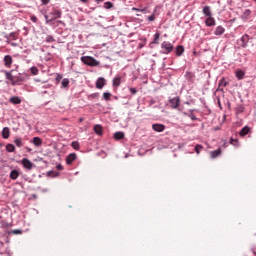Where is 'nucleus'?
<instances>
[{
  "instance_id": "nucleus-1",
  "label": "nucleus",
  "mask_w": 256,
  "mask_h": 256,
  "mask_svg": "<svg viewBox=\"0 0 256 256\" xmlns=\"http://www.w3.org/2000/svg\"><path fill=\"white\" fill-rule=\"evenodd\" d=\"M46 23H51L55 19H61L62 12L61 10L53 9L49 14L43 13Z\"/></svg>"
},
{
  "instance_id": "nucleus-2",
  "label": "nucleus",
  "mask_w": 256,
  "mask_h": 256,
  "mask_svg": "<svg viewBox=\"0 0 256 256\" xmlns=\"http://www.w3.org/2000/svg\"><path fill=\"white\" fill-rule=\"evenodd\" d=\"M81 61L84 65H88L89 67H97L99 65V61L91 56H82Z\"/></svg>"
},
{
  "instance_id": "nucleus-3",
  "label": "nucleus",
  "mask_w": 256,
  "mask_h": 256,
  "mask_svg": "<svg viewBox=\"0 0 256 256\" xmlns=\"http://www.w3.org/2000/svg\"><path fill=\"white\" fill-rule=\"evenodd\" d=\"M169 103L172 109H179V106L181 105V98L179 97L170 98Z\"/></svg>"
},
{
  "instance_id": "nucleus-4",
  "label": "nucleus",
  "mask_w": 256,
  "mask_h": 256,
  "mask_svg": "<svg viewBox=\"0 0 256 256\" xmlns=\"http://www.w3.org/2000/svg\"><path fill=\"white\" fill-rule=\"evenodd\" d=\"M162 49H164V53L168 54L171 53V51H173V44L167 41H164L161 44Z\"/></svg>"
},
{
  "instance_id": "nucleus-5",
  "label": "nucleus",
  "mask_w": 256,
  "mask_h": 256,
  "mask_svg": "<svg viewBox=\"0 0 256 256\" xmlns=\"http://www.w3.org/2000/svg\"><path fill=\"white\" fill-rule=\"evenodd\" d=\"M15 73V70H12L10 72L5 71V77L8 79L9 82H11L12 85H15V77L16 75H13Z\"/></svg>"
},
{
  "instance_id": "nucleus-6",
  "label": "nucleus",
  "mask_w": 256,
  "mask_h": 256,
  "mask_svg": "<svg viewBox=\"0 0 256 256\" xmlns=\"http://www.w3.org/2000/svg\"><path fill=\"white\" fill-rule=\"evenodd\" d=\"M5 67L10 69L11 65H13V57L11 55H6L3 59Z\"/></svg>"
},
{
  "instance_id": "nucleus-7",
  "label": "nucleus",
  "mask_w": 256,
  "mask_h": 256,
  "mask_svg": "<svg viewBox=\"0 0 256 256\" xmlns=\"http://www.w3.org/2000/svg\"><path fill=\"white\" fill-rule=\"evenodd\" d=\"M22 165L25 169H33V162L27 158L22 159Z\"/></svg>"
},
{
  "instance_id": "nucleus-8",
  "label": "nucleus",
  "mask_w": 256,
  "mask_h": 256,
  "mask_svg": "<svg viewBox=\"0 0 256 256\" xmlns=\"http://www.w3.org/2000/svg\"><path fill=\"white\" fill-rule=\"evenodd\" d=\"M152 129L156 131V133H163V131H165V125L156 123L152 125Z\"/></svg>"
},
{
  "instance_id": "nucleus-9",
  "label": "nucleus",
  "mask_w": 256,
  "mask_h": 256,
  "mask_svg": "<svg viewBox=\"0 0 256 256\" xmlns=\"http://www.w3.org/2000/svg\"><path fill=\"white\" fill-rule=\"evenodd\" d=\"M106 85V80L103 77L98 78V80L96 81V87L97 89H103V87H105Z\"/></svg>"
},
{
  "instance_id": "nucleus-10",
  "label": "nucleus",
  "mask_w": 256,
  "mask_h": 256,
  "mask_svg": "<svg viewBox=\"0 0 256 256\" xmlns=\"http://www.w3.org/2000/svg\"><path fill=\"white\" fill-rule=\"evenodd\" d=\"M75 159H77V154L75 153H71L66 157V163L67 165H71L73 163V161H75Z\"/></svg>"
},
{
  "instance_id": "nucleus-11",
  "label": "nucleus",
  "mask_w": 256,
  "mask_h": 256,
  "mask_svg": "<svg viewBox=\"0 0 256 256\" xmlns=\"http://www.w3.org/2000/svg\"><path fill=\"white\" fill-rule=\"evenodd\" d=\"M205 24H206L207 27H214L215 18H213L212 16H208V18L205 21Z\"/></svg>"
},
{
  "instance_id": "nucleus-12",
  "label": "nucleus",
  "mask_w": 256,
  "mask_h": 256,
  "mask_svg": "<svg viewBox=\"0 0 256 256\" xmlns=\"http://www.w3.org/2000/svg\"><path fill=\"white\" fill-rule=\"evenodd\" d=\"M9 101L12 103V105H21V98L18 96H12Z\"/></svg>"
},
{
  "instance_id": "nucleus-13",
  "label": "nucleus",
  "mask_w": 256,
  "mask_h": 256,
  "mask_svg": "<svg viewBox=\"0 0 256 256\" xmlns=\"http://www.w3.org/2000/svg\"><path fill=\"white\" fill-rule=\"evenodd\" d=\"M10 135H11V131L9 130V127H4L2 130L3 139H9Z\"/></svg>"
},
{
  "instance_id": "nucleus-14",
  "label": "nucleus",
  "mask_w": 256,
  "mask_h": 256,
  "mask_svg": "<svg viewBox=\"0 0 256 256\" xmlns=\"http://www.w3.org/2000/svg\"><path fill=\"white\" fill-rule=\"evenodd\" d=\"M203 15H205V17H211L212 13H211V7L210 6H205L202 10Z\"/></svg>"
},
{
  "instance_id": "nucleus-15",
  "label": "nucleus",
  "mask_w": 256,
  "mask_h": 256,
  "mask_svg": "<svg viewBox=\"0 0 256 256\" xmlns=\"http://www.w3.org/2000/svg\"><path fill=\"white\" fill-rule=\"evenodd\" d=\"M250 131L249 126H245L244 128L241 129L239 132L240 137H245V135H248Z\"/></svg>"
},
{
  "instance_id": "nucleus-16",
  "label": "nucleus",
  "mask_w": 256,
  "mask_h": 256,
  "mask_svg": "<svg viewBox=\"0 0 256 256\" xmlns=\"http://www.w3.org/2000/svg\"><path fill=\"white\" fill-rule=\"evenodd\" d=\"M32 143L36 147H41V145L43 144V140H41V138H39V137H34L33 140H32Z\"/></svg>"
},
{
  "instance_id": "nucleus-17",
  "label": "nucleus",
  "mask_w": 256,
  "mask_h": 256,
  "mask_svg": "<svg viewBox=\"0 0 256 256\" xmlns=\"http://www.w3.org/2000/svg\"><path fill=\"white\" fill-rule=\"evenodd\" d=\"M225 33V28L223 26L216 27V30L214 31V35H223Z\"/></svg>"
},
{
  "instance_id": "nucleus-18",
  "label": "nucleus",
  "mask_w": 256,
  "mask_h": 256,
  "mask_svg": "<svg viewBox=\"0 0 256 256\" xmlns=\"http://www.w3.org/2000/svg\"><path fill=\"white\" fill-rule=\"evenodd\" d=\"M94 131L97 135H103V127H101L99 124L94 126Z\"/></svg>"
},
{
  "instance_id": "nucleus-19",
  "label": "nucleus",
  "mask_w": 256,
  "mask_h": 256,
  "mask_svg": "<svg viewBox=\"0 0 256 256\" xmlns=\"http://www.w3.org/2000/svg\"><path fill=\"white\" fill-rule=\"evenodd\" d=\"M124 138H125V133L123 132L114 133V139H116V141H120V139H124Z\"/></svg>"
},
{
  "instance_id": "nucleus-20",
  "label": "nucleus",
  "mask_w": 256,
  "mask_h": 256,
  "mask_svg": "<svg viewBox=\"0 0 256 256\" xmlns=\"http://www.w3.org/2000/svg\"><path fill=\"white\" fill-rule=\"evenodd\" d=\"M184 52H185V48L183 46H177L176 55L178 57H181V55H183Z\"/></svg>"
},
{
  "instance_id": "nucleus-21",
  "label": "nucleus",
  "mask_w": 256,
  "mask_h": 256,
  "mask_svg": "<svg viewBox=\"0 0 256 256\" xmlns=\"http://www.w3.org/2000/svg\"><path fill=\"white\" fill-rule=\"evenodd\" d=\"M236 77H237V79H239V81H241V79H244V77H245V71L237 70Z\"/></svg>"
},
{
  "instance_id": "nucleus-22",
  "label": "nucleus",
  "mask_w": 256,
  "mask_h": 256,
  "mask_svg": "<svg viewBox=\"0 0 256 256\" xmlns=\"http://www.w3.org/2000/svg\"><path fill=\"white\" fill-rule=\"evenodd\" d=\"M210 155H211L212 159H216V157H219V155H221V149H217V150L210 152Z\"/></svg>"
},
{
  "instance_id": "nucleus-23",
  "label": "nucleus",
  "mask_w": 256,
  "mask_h": 256,
  "mask_svg": "<svg viewBox=\"0 0 256 256\" xmlns=\"http://www.w3.org/2000/svg\"><path fill=\"white\" fill-rule=\"evenodd\" d=\"M161 37V34L159 32H157L155 35H154V40L151 42V44H154V45H159V38Z\"/></svg>"
},
{
  "instance_id": "nucleus-24",
  "label": "nucleus",
  "mask_w": 256,
  "mask_h": 256,
  "mask_svg": "<svg viewBox=\"0 0 256 256\" xmlns=\"http://www.w3.org/2000/svg\"><path fill=\"white\" fill-rule=\"evenodd\" d=\"M120 85H121V76H117L116 78L113 79V86L119 87Z\"/></svg>"
},
{
  "instance_id": "nucleus-25",
  "label": "nucleus",
  "mask_w": 256,
  "mask_h": 256,
  "mask_svg": "<svg viewBox=\"0 0 256 256\" xmlns=\"http://www.w3.org/2000/svg\"><path fill=\"white\" fill-rule=\"evenodd\" d=\"M18 177H19V171H17V170H12V171L10 172V179L15 180V179H17Z\"/></svg>"
},
{
  "instance_id": "nucleus-26",
  "label": "nucleus",
  "mask_w": 256,
  "mask_h": 256,
  "mask_svg": "<svg viewBox=\"0 0 256 256\" xmlns=\"http://www.w3.org/2000/svg\"><path fill=\"white\" fill-rule=\"evenodd\" d=\"M71 147H72V149H75V151H79V149H81V146L79 145V142H77V141H73L71 143Z\"/></svg>"
},
{
  "instance_id": "nucleus-27",
  "label": "nucleus",
  "mask_w": 256,
  "mask_h": 256,
  "mask_svg": "<svg viewBox=\"0 0 256 256\" xmlns=\"http://www.w3.org/2000/svg\"><path fill=\"white\" fill-rule=\"evenodd\" d=\"M6 151H8V153H13L15 151V145L7 144L6 145Z\"/></svg>"
},
{
  "instance_id": "nucleus-28",
  "label": "nucleus",
  "mask_w": 256,
  "mask_h": 256,
  "mask_svg": "<svg viewBox=\"0 0 256 256\" xmlns=\"http://www.w3.org/2000/svg\"><path fill=\"white\" fill-rule=\"evenodd\" d=\"M61 85H62V88H63V89H67V87H69V79H68V78H64V79L62 80Z\"/></svg>"
},
{
  "instance_id": "nucleus-29",
  "label": "nucleus",
  "mask_w": 256,
  "mask_h": 256,
  "mask_svg": "<svg viewBox=\"0 0 256 256\" xmlns=\"http://www.w3.org/2000/svg\"><path fill=\"white\" fill-rule=\"evenodd\" d=\"M195 153H197V155H199V153H201V151H203V146L200 144H197L194 148Z\"/></svg>"
},
{
  "instance_id": "nucleus-30",
  "label": "nucleus",
  "mask_w": 256,
  "mask_h": 256,
  "mask_svg": "<svg viewBox=\"0 0 256 256\" xmlns=\"http://www.w3.org/2000/svg\"><path fill=\"white\" fill-rule=\"evenodd\" d=\"M14 143L17 147H23V141L20 138L15 139Z\"/></svg>"
},
{
  "instance_id": "nucleus-31",
  "label": "nucleus",
  "mask_w": 256,
  "mask_h": 256,
  "mask_svg": "<svg viewBox=\"0 0 256 256\" xmlns=\"http://www.w3.org/2000/svg\"><path fill=\"white\" fill-rule=\"evenodd\" d=\"M48 177H59V172L49 171Z\"/></svg>"
},
{
  "instance_id": "nucleus-32",
  "label": "nucleus",
  "mask_w": 256,
  "mask_h": 256,
  "mask_svg": "<svg viewBox=\"0 0 256 256\" xmlns=\"http://www.w3.org/2000/svg\"><path fill=\"white\" fill-rule=\"evenodd\" d=\"M32 75H38L39 74V69L37 67H32L30 69Z\"/></svg>"
},
{
  "instance_id": "nucleus-33",
  "label": "nucleus",
  "mask_w": 256,
  "mask_h": 256,
  "mask_svg": "<svg viewBox=\"0 0 256 256\" xmlns=\"http://www.w3.org/2000/svg\"><path fill=\"white\" fill-rule=\"evenodd\" d=\"M21 81H24L23 77L21 76H15V85H18V83H21Z\"/></svg>"
},
{
  "instance_id": "nucleus-34",
  "label": "nucleus",
  "mask_w": 256,
  "mask_h": 256,
  "mask_svg": "<svg viewBox=\"0 0 256 256\" xmlns=\"http://www.w3.org/2000/svg\"><path fill=\"white\" fill-rule=\"evenodd\" d=\"M103 99H105V101H109V99H111V93L105 92L103 94Z\"/></svg>"
},
{
  "instance_id": "nucleus-35",
  "label": "nucleus",
  "mask_w": 256,
  "mask_h": 256,
  "mask_svg": "<svg viewBox=\"0 0 256 256\" xmlns=\"http://www.w3.org/2000/svg\"><path fill=\"white\" fill-rule=\"evenodd\" d=\"M55 42V38L53 36L49 35L46 37V43H53Z\"/></svg>"
},
{
  "instance_id": "nucleus-36",
  "label": "nucleus",
  "mask_w": 256,
  "mask_h": 256,
  "mask_svg": "<svg viewBox=\"0 0 256 256\" xmlns=\"http://www.w3.org/2000/svg\"><path fill=\"white\" fill-rule=\"evenodd\" d=\"M112 7H113V3H111V2L104 3V9H111Z\"/></svg>"
},
{
  "instance_id": "nucleus-37",
  "label": "nucleus",
  "mask_w": 256,
  "mask_h": 256,
  "mask_svg": "<svg viewBox=\"0 0 256 256\" xmlns=\"http://www.w3.org/2000/svg\"><path fill=\"white\" fill-rule=\"evenodd\" d=\"M230 144L234 145V147H238L239 145L237 139H233V138H230Z\"/></svg>"
},
{
  "instance_id": "nucleus-38",
  "label": "nucleus",
  "mask_w": 256,
  "mask_h": 256,
  "mask_svg": "<svg viewBox=\"0 0 256 256\" xmlns=\"http://www.w3.org/2000/svg\"><path fill=\"white\" fill-rule=\"evenodd\" d=\"M132 11H137L138 13H145V11H147V8H143V9L132 8Z\"/></svg>"
},
{
  "instance_id": "nucleus-39",
  "label": "nucleus",
  "mask_w": 256,
  "mask_h": 256,
  "mask_svg": "<svg viewBox=\"0 0 256 256\" xmlns=\"http://www.w3.org/2000/svg\"><path fill=\"white\" fill-rule=\"evenodd\" d=\"M30 19H31L32 23H37V21H39V19H37V16H35V15H32L30 17Z\"/></svg>"
},
{
  "instance_id": "nucleus-40",
  "label": "nucleus",
  "mask_w": 256,
  "mask_h": 256,
  "mask_svg": "<svg viewBox=\"0 0 256 256\" xmlns=\"http://www.w3.org/2000/svg\"><path fill=\"white\" fill-rule=\"evenodd\" d=\"M243 111H245V108L243 106L237 107V113H243Z\"/></svg>"
},
{
  "instance_id": "nucleus-41",
  "label": "nucleus",
  "mask_w": 256,
  "mask_h": 256,
  "mask_svg": "<svg viewBox=\"0 0 256 256\" xmlns=\"http://www.w3.org/2000/svg\"><path fill=\"white\" fill-rule=\"evenodd\" d=\"M130 93L132 95H136L137 94V89L136 88H130Z\"/></svg>"
},
{
  "instance_id": "nucleus-42",
  "label": "nucleus",
  "mask_w": 256,
  "mask_h": 256,
  "mask_svg": "<svg viewBox=\"0 0 256 256\" xmlns=\"http://www.w3.org/2000/svg\"><path fill=\"white\" fill-rule=\"evenodd\" d=\"M148 21H155V14L150 15Z\"/></svg>"
},
{
  "instance_id": "nucleus-43",
  "label": "nucleus",
  "mask_w": 256,
  "mask_h": 256,
  "mask_svg": "<svg viewBox=\"0 0 256 256\" xmlns=\"http://www.w3.org/2000/svg\"><path fill=\"white\" fill-rule=\"evenodd\" d=\"M190 119H191L192 121H197V116H195L194 114H191V115H190Z\"/></svg>"
},
{
  "instance_id": "nucleus-44",
  "label": "nucleus",
  "mask_w": 256,
  "mask_h": 256,
  "mask_svg": "<svg viewBox=\"0 0 256 256\" xmlns=\"http://www.w3.org/2000/svg\"><path fill=\"white\" fill-rule=\"evenodd\" d=\"M56 169H58V171H63V165L58 164V165L56 166Z\"/></svg>"
},
{
  "instance_id": "nucleus-45",
  "label": "nucleus",
  "mask_w": 256,
  "mask_h": 256,
  "mask_svg": "<svg viewBox=\"0 0 256 256\" xmlns=\"http://www.w3.org/2000/svg\"><path fill=\"white\" fill-rule=\"evenodd\" d=\"M247 39H249V35H244V36L242 37V41H247Z\"/></svg>"
},
{
  "instance_id": "nucleus-46",
  "label": "nucleus",
  "mask_w": 256,
  "mask_h": 256,
  "mask_svg": "<svg viewBox=\"0 0 256 256\" xmlns=\"http://www.w3.org/2000/svg\"><path fill=\"white\" fill-rule=\"evenodd\" d=\"M49 1H50V0H41V2L43 3V5L49 4Z\"/></svg>"
},
{
  "instance_id": "nucleus-47",
  "label": "nucleus",
  "mask_w": 256,
  "mask_h": 256,
  "mask_svg": "<svg viewBox=\"0 0 256 256\" xmlns=\"http://www.w3.org/2000/svg\"><path fill=\"white\" fill-rule=\"evenodd\" d=\"M13 233H15V235H20L21 230H14Z\"/></svg>"
},
{
  "instance_id": "nucleus-48",
  "label": "nucleus",
  "mask_w": 256,
  "mask_h": 256,
  "mask_svg": "<svg viewBox=\"0 0 256 256\" xmlns=\"http://www.w3.org/2000/svg\"><path fill=\"white\" fill-rule=\"evenodd\" d=\"M80 1L81 3H85V4L89 3V0H80Z\"/></svg>"
},
{
  "instance_id": "nucleus-49",
  "label": "nucleus",
  "mask_w": 256,
  "mask_h": 256,
  "mask_svg": "<svg viewBox=\"0 0 256 256\" xmlns=\"http://www.w3.org/2000/svg\"><path fill=\"white\" fill-rule=\"evenodd\" d=\"M56 79H57V81H61V79H62L61 75H58Z\"/></svg>"
},
{
  "instance_id": "nucleus-50",
  "label": "nucleus",
  "mask_w": 256,
  "mask_h": 256,
  "mask_svg": "<svg viewBox=\"0 0 256 256\" xmlns=\"http://www.w3.org/2000/svg\"><path fill=\"white\" fill-rule=\"evenodd\" d=\"M96 3H103L104 0H95Z\"/></svg>"
},
{
  "instance_id": "nucleus-51",
  "label": "nucleus",
  "mask_w": 256,
  "mask_h": 256,
  "mask_svg": "<svg viewBox=\"0 0 256 256\" xmlns=\"http://www.w3.org/2000/svg\"><path fill=\"white\" fill-rule=\"evenodd\" d=\"M28 153H31L32 149L31 148H26Z\"/></svg>"
},
{
  "instance_id": "nucleus-52",
  "label": "nucleus",
  "mask_w": 256,
  "mask_h": 256,
  "mask_svg": "<svg viewBox=\"0 0 256 256\" xmlns=\"http://www.w3.org/2000/svg\"><path fill=\"white\" fill-rule=\"evenodd\" d=\"M136 15H137V17H141V14H140V13H137Z\"/></svg>"
},
{
  "instance_id": "nucleus-53",
  "label": "nucleus",
  "mask_w": 256,
  "mask_h": 256,
  "mask_svg": "<svg viewBox=\"0 0 256 256\" xmlns=\"http://www.w3.org/2000/svg\"><path fill=\"white\" fill-rule=\"evenodd\" d=\"M224 87H227V82L224 83Z\"/></svg>"
},
{
  "instance_id": "nucleus-54",
  "label": "nucleus",
  "mask_w": 256,
  "mask_h": 256,
  "mask_svg": "<svg viewBox=\"0 0 256 256\" xmlns=\"http://www.w3.org/2000/svg\"><path fill=\"white\" fill-rule=\"evenodd\" d=\"M218 105H221V102H220V101H218Z\"/></svg>"
},
{
  "instance_id": "nucleus-55",
  "label": "nucleus",
  "mask_w": 256,
  "mask_h": 256,
  "mask_svg": "<svg viewBox=\"0 0 256 256\" xmlns=\"http://www.w3.org/2000/svg\"><path fill=\"white\" fill-rule=\"evenodd\" d=\"M83 121V118H80V122Z\"/></svg>"
},
{
  "instance_id": "nucleus-56",
  "label": "nucleus",
  "mask_w": 256,
  "mask_h": 256,
  "mask_svg": "<svg viewBox=\"0 0 256 256\" xmlns=\"http://www.w3.org/2000/svg\"><path fill=\"white\" fill-rule=\"evenodd\" d=\"M0 147H3V144H0Z\"/></svg>"
},
{
  "instance_id": "nucleus-57",
  "label": "nucleus",
  "mask_w": 256,
  "mask_h": 256,
  "mask_svg": "<svg viewBox=\"0 0 256 256\" xmlns=\"http://www.w3.org/2000/svg\"><path fill=\"white\" fill-rule=\"evenodd\" d=\"M256 3V0H253Z\"/></svg>"
}]
</instances>
